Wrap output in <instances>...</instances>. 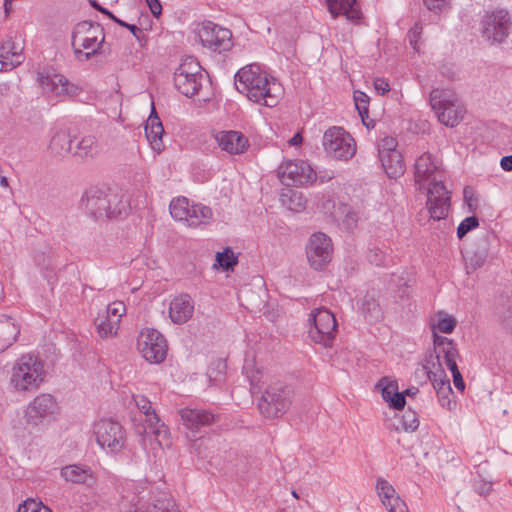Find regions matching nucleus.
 Returning <instances> with one entry per match:
<instances>
[{
    "mask_svg": "<svg viewBox=\"0 0 512 512\" xmlns=\"http://www.w3.org/2000/svg\"><path fill=\"white\" fill-rule=\"evenodd\" d=\"M415 181H429L427 208L430 217L441 220L447 217L450 208V193L444 186L437 164L430 153H423L415 162Z\"/></svg>",
    "mask_w": 512,
    "mask_h": 512,
    "instance_id": "f257e3e1",
    "label": "nucleus"
},
{
    "mask_svg": "<svg viewBox=\"0 0 512 512\" xmlns=\"http://www.w3.org/2000/svg\"><path fill=\"white\" fill-rule=\"evenodd\" d=\"M235 87L250 101L266 106L275 107L279 98L274 92L275 83H270L268 73L257 63L241 68L235 74Z\"/></svg>",
    "mask_w": 512,
    "mask_h": 512,
    "instance_id": "f03ea898",
    "label": "nucleus"
},
{
    "mask_svg": "<svg viewBox=\"0 0 512 512\" xmlns=\"http://www.w3.org/2000/svg\"><path fill=\"white\" fill-rule=\"evenodd\" d=\"M80 205L95 220L126 215L130 208L120 192L98 187L87 189L81 197Z\"/></svg>",
    "mask_w": 512,
    "mask_h": 512,
    "instance_id": "7ed1b4c3",
    "label": "nucleus"
},
{
    "mask_svg": "<svg viewBox=\"0 0 512 512\" xmlns=\"http://www.w3.org/2000/svg\"><path fill=\"white\" fill-rule=\"evenodd\" d=\"M105 31L101 24L88 20L78 22L71 33V46L75 58L86 62L103 53Z\"/></svg>",
    "mask_w": 512,
    "mask_h": 512,
    "instance_id": "20e7f679",
    "label": "nucleus"
},
{
    "mask_svg": "<svg viewBox=\"0 0 512 512\" xmlns=\"http://www.w3.org/2000/svg\"><path fill=\"white\" fill-rule=\"evenodd\" d=\"M295 393L291 385L283 381L268 384L258 400L260 414L266 419L282 417L290 409Z\"/></svg>",
    "mask_w": 512,
    "mask_h": 512,
    "instance_id": "39448f33",
    "label": "nucleus"
},
{
    "mask_svg": "<svg viewBox=\"0 0 512 512\" xmlns=\"http://www.w3.org/2000/svg\"><path fill=\"white\" fill-rule=\"evenodd\" d=\"M44 366L34 355H22L14 364L10 384L17 391H31L39 387L44 380Z\"/></svg>",
    "mask_w": 512,
    "mask_h": 512,
    "instance_id": "423d86ee",
    "label": "nucleus"
},
{
    "mask_svg": "<svg viewBox=\"0 0 512 512\" xmlns=\"http://www.w3.org/2000/svg\"><path fill=\"white\" fill-rule=\"evenodd\" d=\"M429 103L440 123L455 127L463 119L466 110L458 104L456 94L447 89L435 88L430 92Z\"/></svg>",
    "mask_w": 512,
    "mask_h": 512,
    "instance_id": "0eeeda50",
    "label": "nucleus"
},
{
    "mask_svg": "<svg viewBox=\"0 0 512 512\" xmlns=\"http://www.w3.org/2000/svg\"><path fill=\"white\" fill-rule=\"evenodd\" d=\"M512 21L508 11L496 9L487 12L481 19L482 37L491 43H503L510 34Z\"/></svg>",
    "mask_w": 512,
    "mask_h": 512,
    "instance_id": "6e6552de",
    "label": "nucleus"
},
{
    "mask_svg": "<svg viewBox=\"0 0 512 512\" xmlns=\"http://www.w3.org/2000/svg\"><path fill=\"white\" fill-rule=\"evenodd\" d=\"M204 76L200 64L192 57L186 59L174 72V86L186 97H193L202 87Z\"/></svg>",
    "mask_w": 512,
    "mask_h": 512,
    "instance_id": "1a4fd4ad",
    "label": "nucleus"
},
{
    "mask_svg": "<svg viewBox=\"0 0 512 512\" xmlns=\"http://www.w3.org/2000/svg\"><path fill=\"white\" fill-rule=\"evenodd\" d=\"M313 325L309 329V336L324 347H331L337 332V321L334 314L326 308L315 309L309 319Z\"/></svg>",
    "mask_w": 512,
    "mask_h": 512,
    "instance_id": "9d476101",
    "label": "nucleus"
},
{
    "mask_svg": "<svg viewBox=\"0 0 512 512\" xmlns=\"http://www.w3.org/2000/svg\"><path fill=\"white\" fill-rule=\"evenodd\" d=\"M137 347L142 357L149 363H162L167 356V341L156 329L142 330L137 339Z\"/></svg>",
    "mask_w": 512,
    "mask_h": 512,
    "instance_id": "9b49d317",
    "label": "nucleus"
},
{
    "mask_svg": "<svg viewBox=\"0 0 512 512\" xmlns=\"http://www.w3.org/2000/svg\"><path fill=\"white\" fill-rule=\"evenodd\" d=\"M325 151L332 157L348 160L355 154L354 139L341 127H331L323 135L322 140Z\"/></svg>",
    "mask_w": 512,
    "mask_h": 512,
    "instance_id": "f8f14e48",
    "label": "nucleus"
},
{
    "mask_svg": "<svg viewBox=\"0 0 512 512\" xmlns=\"http://www.w3.org/2000/svg\"><path fill=\"white\" fill-rule=\"evenodd\" d=\"M97 443L112 453L124 447L125 436L121 424L112 419H101L94 425Z\"/></svg>",
    "mask_w": 512,
    "mask_h": 512,
    "instance_id": "ddd939ff",
    "label": "nucleus"
},
{
    "mask_svg": "<svg viewBox=\"0 0 512 512\" xmlns=\"http://www.w3.org/2000/svg\"><path fill=\"white\" fill-rule=\"evenodd\" d=\"M202 45L213 52L222 53L232 48V32L211 21L204 22L198 31Z\"/></svg>",
    "mask_w": 512,
    "mask_h": 512,
    "instance_id": "4468645a",
    "label": "nucleus"
},
{
    "mask_svg": "<svg viewBox=\"0 0 512 512\" xmlns=\"http://www.w3.org/2000/svg\"><path fill=\"white\" fill-rule=\"evenodd\" d=\"M332 251V241L326 234L316 232L310 236L306 255L313 269L323 270L331 261Z\"/></svg>",
    "mask_w": 512,
    "mask_h": 512,
    "instance_id": "2eb2a0df",
    "label": "nucleus"
},
{
    "mask_svg": "<svg viewBox=\"0 0 512 512\" xmlns=\"http://www.w3.org/2000/svg\"><path fill=\"white\" fill-rule=\"evenodd\" d=\"M278 177L286 186H298L312 183L316 178V173L305 161L289 160L279 166Z\"/></svg>",
    "mask_w": 512,
    "mask_h": 512,
    "instance_id": "dca6fc26",
    "label": "nucleus"
},
{
    "mask_svg": "<svg viewBox=\"0 0 512 512\" xmlns=\"http://www.w3.org/2000/svg\"><path fill=\"white\" fill-rule=\"evenodd\" d=\"M58 411V404L50 394H40L29 403L26 410V421L32 426H38L52 418Z\"/></svg>",
    "mask_w": 512,
    "mask_h": 512,
    "instance_id": "f3484780",
    "label": "nucleus"
},
{
    "mask_svg": "<svg viewBox=\"0 0 512 512\" xmlns=\"http://www.w3.org/2000/svg\"><path fill=\"white\" fill-rule=\"evenodd\" d=\"M179 416L183 426L191 432L199 431L202 427L210 426L219 420V415L201 408L180 409Z\"/></svg>",
    "mask_w": 512,
    "mask_h": 512,
    "instance_id": "a211bd4d",
    "label": "nucleus"
},
{
    "mask_svg": "<svg viewBox=\"0 0 512 512\" xmlns=\"http://www.w3.org/2000/svg\"><path fill=\"white\" fill-rule=\"evenodd\" d=\"M38 82L43 89L57 96H75L79 92L78 86L70 83L61 74L38 72Z\"/></svg>",
    "mask_w": 512,
    "mask_h": 512,
    "instance_id": "6ab92c4d",
    "label": "nucleus"
},
{
    "mask_svg": "<svg viewBox=\"0 0 512 512\" xmlns=\"http://www.w3.org/2000/svg\"><path fill=\"white\" fill-rule=\"evenodd\" d=\"M433 343L437 363H441V359H443L447 368L457 366V359L460 358V354L456 343L452 339L434 332Z\"/></svg>",
    "mask_w": 512,
    "mask_h": 512,
    "instance_id": "aec40b11",
    "label": "nucleus"
},
{
    "mask_svg": "<svg viewBox=\"0 0 512 512\" xmlns=\"http://www.w3.org/2000/svg\"><path fill=\"white\" fill-rule=\"evenodd\" d=\"M164 134V128L159 118L154 103L152 102L151 113L146 121L145 135L154 152L160 154L164 148V142L162 136Z\"/></svg>",
    "mask_w": 512,
    "mask_h": 512,
    "instance_id": "412c9836",
    "label": "nucleus"
},
{
    "mask_svg": "<svg viewBox=\"0 0 512 512\" xmlns=\"http://www.w3.org/2000/svg\"><path fill=\"white\" fill-rule=\"evenodd\" d=\"M215 138L219 147L232 155L242 154L249 147L248 139L238 131H221Z\"/></svg>",
    "mask_w": 512,
    "mask_h": 512,
    "instance_id": "4be33fe9",
    "label": "nucleus"
},
{
    "mask_svg": "<svg viewBox=\"0 0 512 512\" xmlns=\"http://www.w3.org/2000/svg\"><path fill=\"white\" fill-rule=\"evenodd\" d=\"M193 312L194 302L188 294L175 297L169 306V316L175 324L186 323L192 317Z\"/></svg>",
    "mask_w": 512,
    "mask_h": 512,
    "instance_id": "5701e85b",
    "label": "nucleus"
},
{
    "mask_svg": "<svg viewBox=\"0 0 512 512\" xmlns=\"http://www.w3.org/2000/svg\"><path fill=\"white\" fill-rule=\"evenodd\" d=\"M60 475L65 481L74 484L92 487L96 483V477L91 468L81 464H71L62 467Z\"/></svg>",
    "mask_w": 512,
    "mask_h": 512,
    "instance_id": "b1692460",
    "label": "nucleus"
},
{
    "mask_svg": "<svg viewBox=\"0 0 512 512\" xmlns=\"http://www.w3.org/2000/svg\"><path fill=\"white\" fill-rule=\"evenodd\" d=\"M376 388L381 390L382 398L388 403L389 407L395 410H402L406 404L404 394L398 391V383L396 380H390L388 377H382Z\"/></svg>",
    "mask_w": 512,
    "mask_h": 512,
    "instance_id": "393cba45",
    "label": "nucleus"
},
{
    "mask_svg": "<svg viewBox=\"0 0 512 512\" xmlns=\"http://www.w3.org/2000/svg\"><path fill=\"white\" fill-rule=\"evenodd\" d=\"M19 333L20 328L13 318L0 315V352L9 348L16 341Z\"/></svg>",
    "mask_w": 512,
    "mask_h": 512,
    "instance_id": "a878e982",
    "label": "nucleus"
},
{
    "mask_svg": "<svg viewBox=\"0 0 512 512\" xmlns=\"http://www.w3.org/2000/svg\"><path fill=\"white\" fill-rule=\"evenodd\" d=\"M48 150L55 157H65L72 154L73 147L70 134L65 130L55 132L50 140Z\"/></svg>",
    "mask_w": 512,
    "mask_h": 512,
    "instance_id": "bb28decb",
    "label": "nucleus"
},
{
    "mask_svg": "<svg viewBox=\"0 0 512 512\" xmlns=\"http://www.w3.org/2000/svg\"><path fill=\"white\" fill-rule=\"evenodd\" d=\"M356 0H326L328 11L333 18L341 14L346 15L349 20H359L361 13L355 8Z\"/></svg>",
    "mask_w": 512,
    "mask_h": 512,
    "instance_id": "cd10ccee",
    "label": "nucleus"
},
{
    "mask_svg": "<svg viewBox=\"0 0 512 512\" xmlns=\"http://www.w3.org/2000/svg\"><path fill=\"white\" fill-rule=\"evenodd\" d=\"M379 157L388 177L397 178L404 174L405 165L402 154L399 151L384 152Z\"/></svg>",
    "mask_w": 512,
    "mask_h": 512,
    "instance_id": "c85d7f7f",
    "label": "nucleus"
},
{
    "mask_svg": "<svg viewBox=\"0 0 512 512\" xmlns=\"http://www.w3.org/2000/svg\"><path fill=\"white\" fill-rule=\"evenodd\" d=\"M34 262L48 281L55 277L57 262L55 253L50 248L47 251L37 252Z\"/></svg>",
    "mask_w": 512,
    "mask_h": 512,
    "instance_id": "c756f323",
    "label": "nucleus"
},
{
    "mask_svg": "<svg viewBox=\"0 0 512 512\" xmlns=\"http://www.w3.org/2000/svg\"><path fill=\"white\" fill-rule=\"evenodd\" d=\"M212 216L213 212L210 207L202 204H192L190 205L186 222L190 227H198L203 224H208Z\"/></svg>",
    "mask_w": 512,
    "mask_h": 512,
    "instance_id": "7c9ffc66",
    "label": "nucleus"
},
{
    "mask_svg": "<svg viewBox=\"0 0 512 512\" xmlns=\"http://www.w3.org/2000/svg\"><path fill=\"white\" fill-rule=\"evenodd\" d=\"M99 153L97 140L94 136L83 137L73 148L72 155L79 158H94Z\"/></svg>",
    "mask_w": 512,
    "mask_h": 512,
    "instance_id": "2f4dec72",
    "label": "nucleus"
},
{
    "mask_svg": "<svg viewBox=\"0 0 512 512\" xmlns=\"http://www.w3.org/2000/svg\"><path fill=\"white\" fill-rule=\"evenodd\" d=\"M22 48H18L10 39L0 44V58L7 59L10 66L15 67L22 62Z\"/></svg>",
    "mask_w": 512,
    "mask_h": 512,
    "instance_id": "473e14b6",
    "label": "nucleus"
},
{
    "mask_svg": "<svg viewBox=\"0 0 512 512\" xmlns=\"http://www.w3.org/2000/svg\"><path fill=\"white\" fill-rule=\"evenodd\" d=\"M134 401L139 410L147 417L150 427L156 428L160 422V418L155 413V410L152 409L151 402L148 398L144 395H136L134 396Z\"/></svg>",
    "mask_w": 512,
    "mask_h": 512,
    "instance_id": "72a5a7b5",
    "label": "nucleus"
},
{
    "mask_svg": "<svg viewBox=\"0 0 512 512\" xmlns=\"http://www.w3.org/2000/svg\"><path fill=\"white\" fill-rule=\"evenodd\" d=\"M496 314L500 323L506 329L512 331V296H507L501 300Z\"/></svg>",
    "mask_w": 512,
    "mask_h": 512,
    "instance_id": "f704fd0d",
    "label": "nucleus"
},
{
    "mask_svg": "<svg viewBox=\"0 0 512 512\" xmlns=\"http://www.w3.org/2000/svg\"><path fill=\"white\" fill-rule=\"evenodd\" d=\"M171 216L177 221H186L189 213V200L185 197L174 198L169 206Z\"/></svg>",
    "mask_w": 512,
    "mask_h": 512,
    "instance_id": "c9c22d12",
    "label": "nucleus"
},
{
    "mask_svg": "<svg viewBox=\"0 0 512 512\" xmlns=\"http://www.w3.org/2000/svg\"><path fill=\"white\" fill-rule=\"evenodd\" d=\"M95 324L101 337L116 335L119 329V319H112L107 316L98 317Z\"/></svg>",
    "mask_w": 512,
    "mask_h": 512,
    "instance_id": "e433bc0d",
    "label": "nucleus"
},
{
    "mask_svg": "<svg viewBox=\"0 0 512 512\" xmlns=\"http://www.w3.org/2000/svg\"><path fill=\"white\" fill-rule=\"evenodd\" d=\"M239 298L242 301V305L252 312L261 310L265 304V300L259 296L256 297L250 288L242 289Z\"/></svg>",
    "mask_w": 512,
    "mask_h": 512,
    "instance_id": "4c0bfd02",
    "label": "nucleus"
},
{
    "mask_svg": "<svg viewBox=\"0 0 512 512\" xmlns=\"http://www.w3.org/2000/svg\"><path fill=\"white\" fill-rule=\"evenodd\" d=\"M216 262L223 271H232L238 264V258L230 247H226L222 252H217Z\"/></svg>",
    "mask_w": 512,
    "mask_h": 512,
    "instance_id": "58836bf2",
    "label": "nucleus"
},
{
    "mask_svg": "<svg viewBox=\"0 0 512 512\" xmlns=\"http://www.w3.org/2000/svg\"><path fill=\"white\" fill-rule=\"evenodd\" d=\"M376 489L379 496L381 497L382 503L385 506H390L389 512H396L395 506L391 504V500L394 498L395 489L386 480L379 479L377 481Z\"/></svg>",
    "mask_w": 512,
    "mask_h": 512,
    "instance_id": "ea45409f",
    "label": "nucleus"
},
{
    "mask_svg": "<svg viewBox=\"0 0 512 512\" xmlns=\"http://www.w3.org/2000/svg\"><path fill=\"white\" fill-rule=\"evenodd\" d=\"M282 201L287 207L295 212H300L306 208L307 200L297 191H290L289 195H282Z\"/></svg>",
    "mask_w": 512,
    "mask_h": 512,
    "instance_id": "a19ab883",
    "label": "nucleus"
},
{
    "mask_svg": "<svg viewBox=\"0 0 512 512\" xmlns=\"http://www.w3.org/2000/svg\"><path fill=\"white\" fill-rule=\"evenodd\" d=\"M362 312L370 318V321H377L381 317L379 304L369 295H366L362 300Z\"/></svg>",
    "mask_w": 512,
    "mask_h": 512,
    "instance_id": "79ce46f5",
    "label": "nucleus"
},
{
    "mask_svg": "<svg viewBox=\"0 0 512 512\" xmlns=\"http://www.w3.org/2000/svg\"><path fill=\"white\" fill-rule=\"evenodd\" d=\"M436 393L442 407L452 410L456 406V402L450 398V395L453 394L450 384L442 388L439 387Z\"/></svg>",
    "mask_w": 512,
    "mask_h": 512,
    "instance_id": "37998d69",
    "label": "nucleus"
},
{
    "mask_svg": "<svg viewBox=\"0 0 512 512\" xmlns=\"http://www.w3.org/2000/svg\"><path fill=\"white\" fill-rule=\"evenodd\" d=\"M366 259L372 265L377 267L385 266L387 255L378 247L369 248L366 254Z\"/></svg>",
    "mask_w": 512,
    "mask_h": 512,
    "instance_id": "c03bdc74",
    "label": "nucleus"
},
{
    "mask_svg": "<svg viewBox=\"0 0 512 512\" xmlns=\"http://www.w3.org/2000/svg\"><path fill=\"white\" fill-rule=\"evenodd\" d=\"M401 425L403 430L413 432L419 426V420L415 411L407 410L401 419Z\"/></svg>",
    "mask_w": 512,
    "mask_h": 512,
    "instance_id": "a18cd8bd",
    "label": "nucleus"
},
{
    "mask_svg": "<svg viewBox=\"0 0 512 512\" xmlns=\"http://www.w3.org/2000/svg\"><path fill=\"white\" fill-rule=\"evenodd\" d=\"M17 512H52L50 508L43 505L42 502H37L34 499H28L19 505Z\"/></svg>",
    "mask_w": 512,
    "mask_h": 512,
    "instance_id": "49530a36",
    "label": "nucleus"
},
{
    "mask_svg": "<svg viewBox=\"0 0 512 512\" xmlns=\"http://www.w3.org/2000/svg\"><path fill=\"white\" fill-rule=\"evenodd\" d=\"M479 225V220L476 216L466 217L457 227V237L462 239L468 232L475 229Z\"/></svg>",
    "mask_w": 512,
    "mask_h": 512,
    "instance_id": "de8ad7c7",
    "label": "nucleus"
},
{
    "mask_svg": "<svg viewBox=\"0 0 512 512\" xmlns=\"http://www.w3.org/2000/svg\"><path fill=\"white\" fill-rule=\"evenodd\" d=\"M126 311V307L123 302L116 301L108 305L106 316L112 319H121Z\"/></svg>",
    "mask_w": 512,
    "mask_h": 512,
    "instance_id": "09e8293b",
    "label": "nucleus"
},
{
    "mask_svg": "<svg viewBox=\"0 0 512 512\" xmlns=\"http://www.w3.org/2000/svg\"><path fill=\"white\" fill-rule=\"evenodd\" d=\"M456 327V320L452 316H446L444 318L439 319L437 323V329L445 334H450Z\"/></svg>",
    "mask_w": 512,
    "mask_h": 512,
    "instance_id": "8fccbe9b",
    "label": "nucleus"
},
{
    "mask_svg": "<svg viewBox=\"0 0 512 512\" xmlns=\"http://www.w3.org/2000/svg\"><path fill=\"white\" fill-rule=\"evenodd\" d=\"M429 11L439 14L449 6V0H423Z\"/></svg>",
    "mask_w": 512,
    "mask_h": 512,
    "instance_id": "3c124183",
    "label": "nucleus"
},
{
    "mask_svg": "<svg viewBox=\"0 0 512 512\" xmlns=\"http://www.w3.org/2000/svg\"><path fill=\"white\" fill-rule=\"evenodd\" d=\"M486 258H487V253L485 250H477V251H474L470 256H469V265L473 268V269H477V268H480L484 262L486 261Z\"/></svg>",
    "mask_w": 512,
    "mask_h": 512,
    "instance_id": "603ef678",
    "label": "nucleus"
},
{
    "mask_svg": "<svg viewBox=\"0 0 512 512\" xmlns=\"http://www.w3.org/2000/svg\"><path fill=\"white\" fill-rule=\"evenodd\" d=\"M354 101L357 111L362 110L365 113V109L369 108V97L362 91L354 92Z\"/></svg>",
    "mask_w": 512,
    "mask_h": 512,
    "instance_id": "864d4df0",
    "label": "nucleus"
},
{
    "mask_svg": "<svg viewBox=\"0 0 512 512\" xmlns=\"http://www.w3.org/2000/svg\"><path fill=\"white\" fill-rule=\"evenodd\" d=\"M422 33V26L419 23H416L414 27H412L408 32V38L410 45L413 47L415 51H418V39L420 38Z\"/></svg>",
    "mask_w": 512,
    "mask_h": 512,
    "instance_id": "5fc2aeb1",
    "label": "nucleus"
},
{
    "mask_svg": "<svg viewBox=\"0 0 512 512\" xmlns=\"http://www.w3.org/2000/svg\"><path fill=\"white\" fill-rule=\"evenodd\" d=\"M432 365L435 368V370L429 369L427 374H428L429 380L433 384V383L437 382L438 379L445 378V371L442 368V364L441 363H433Z\"/></svg>",
    "mask_w": 512,
    "mask_h": 512,
    "instance_id": "6e6d98bb",
    "label": "nucleus"
},
{
    "mask_svg": "<svg viewBox=\"0 0 512 512\" xmlns=\"http://www.w3.org/2000/svg\"><path fill=\"white\" fill-rule=\"evenodd\" d=\"M448 369L452 373L454 386L456 387V389L463 392L465 389V382L463 380L461 372L459 371L458 365Z\"/></svg>",
    "mask_w": 512,
    "mask_h": 512,
    "instance_id": "4d7b16f0",
    "label": "nucleus"
},
{
    "mask_svg": "<svg viewBox=\"0 0 512 512\" xmlns=\"http://www.w3.org/2000/svg\"><path fill=\"white\" fill-rule=\"evenodd\" d=\"M397 142L393 137H385L381 145L379 147V156L382 155L384 152H392L397 151L396 150Z\"/></svg>",
    "mask_w": 512,
    "mask_h": 512,
    "instance_id": "13d9d810",
    "label": "nucleus"
},
{
    "mask_svg": "<svg viewBox=\"0 0 512 512\" xmlns=\"http://www.w3.org/2000/svg\"><path fill=\"white\" fill-rule=\"evenodd\" d=\"M464 201L468 205L470 211H474L477 207V198L469 187L464 189Z\"/></svg>",
    "mask_w": 512,
    "mask_h": 512,
    "instance_id": "bf43d9fd",
    "label": "nucleus"
},
{
    "mask_svg": "<svg viewBox=\"0 0 512 512\" xmlns=\"http://www.w3.org/2000/svg\"><path fill=\"white\" fill-rule=\"evenodd\" d=\"M374 88L378 94L384 95L385 93L389 92L390 85L384 78H376L374 81Z\"/></svg>",
    "mask_w": 512,
    "mask_h": 512,
    "instance_id": "052dcab7",
    "label": "nucleus"
},
{
    "mask_svg": "<svg viewBox=\"0 0 512 512\" xmlns=\"http://www.w3.org/2000/svg\"><path fill=\"white\" fill-rule=\"evenodd\" d=\"M146 3L154 17L158 18L162 13V5L159 0H146Z\"/></svg>",
    "mask_w": 512,
    "mask_h": 512,
    "instance_id": "680f3d73",
    "label": "nucleus"
},
{
    "mask_svg": "<svg viewBox=\"0 0 512 512\" xmlns=\"http://www.w3.org/2000/svg\"><path fill=\"white\" fill-rule=\"evenodd\" d=\"M90 4L91 6L96 9L97 11H99L100 13H102L103 15L107 16L109 19H114V14L108 10L107 8L101 6L96 0H92L90 1Z\"/></svg>",
    "mask_w": 512,
    "mask_h": 512,
    "instance_id": "e2e57ef3",
    "label": "nucleus"
},
{
    "mask_svg": "<svg viewBox=\"0 0 512 512\" xmlns=\"http://www.w3.org/2000/svg\"><path fill=\"white\" fill-rule=\"evenodd\" d=\"M500 166L504 171L512 172V155L502 157Z\"/></svg>",
    "mask_w": 512,
    "mask_h": 512,
    "instance_id": "0e129e2a",
    "label": "nucleus"
},
{
    "mask_svg": "<svg viewBox=\"0 0 512 512\" xmlns=\"http://www.w3.org/2000/svg\"><path fill=\"white\" fill-rule=\"evenodd\" d=\"M476 491L479 495H486L491 491V484L481 483L476 487Z\"/></svg>",
    "mask_w": 512,
    "mask_h": 512,
    "instance_id": "69168bd1",
    "label": "nucleus"
},
{
    "mask_svg": "<svg viewBox=\"0 0 512 512\" xmlns=\"http://www.w3.org/2000/svg\"><path fill=\"white\" fill-rule=\"evenodd\" d=\"M345 222L347 223L349 228H352L353 226H355L356 222H357L356 214L353 212L347 213Z\"/></svg>",
    "mask_w": 512,
    "mask_h": 512,
    "instance_id": "338daca9",
    "label": "nucleus"
},
{
    "mask_svg": "<svg viewBox=\"0 0 512 512\" xmlns=\"http://www.w3.org/2000/svg\"><path fill=\"white\" fill-rule=\"evenodd\" d=\"M127 29L133 34V36L137 39H140V35L143 34L142 30L134 25V24H130L129 26H127Z\"/></svg>",
    "mask_w": 512,
    "mask_h": 512,
    "instance_id": "774afa93",
    "label": "nucleus"
}]
</instances>
